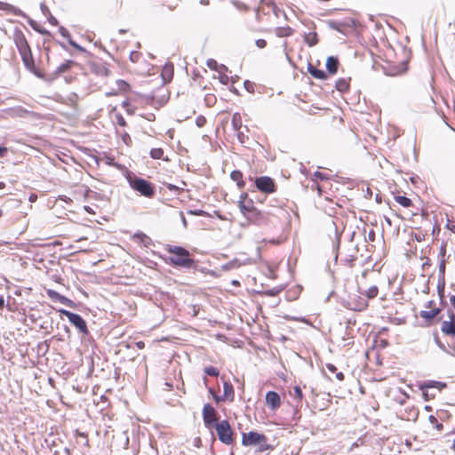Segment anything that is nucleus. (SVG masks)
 Here are the masks:
<instances>
[{"label": "nucleus", "mask_w": 455, "mask_h": 455, "mask_svg": "<svg viewBox=\"0 0 455 455\" xmlns=\"http://www.w3.org/2000/svg\"><path fill=\"white\" fill-rule=\"evenodd\" d=\"M166 251L172 254L169 257V262L173 266L190 268L195 261L190 258L189 251L180 246L168 245Z\"/></svg>", "instance_id": "1"}, {"label": "nucleus", "mask_w": 455, "mask_h": 455, "mask_svg": "<svg viewBox=\"0 0 455 455\" xmlns=\"http://www.w3.org/2000/svg\"><path fill=\"white\" fill-rule=\"evenodd\" d=\"M127 181L130 187L140 196L148 198H151L155 196V188L149 181L135 175H128Z\"/></svg>", "instance_id": "2"}, {"label": "nucleus", "mask_w": 455, "mask_h": 455, "mask_svg": "<svg viewBox=\"0 0 455 455\" xmlns=\"http://www.w3.org/2000/svg\"><path fill=\"white\" fill-rule=\"evenodd\" d=\"M242 444L243 446H258L259 451H265L270 448L267 436L254 431L242 435Z\"/></svg>", "instance_id": "3"}, {"label": "nucleus", "mask_w": 455, "mask_h": 455, "mask_svg": "<svg viewBox=\"0 0 455 455\" xmlns=\"http://www.w3.org/2000/svg\"><path fill=\"white\" fill-rule=\"evenodd\" d=\"M214 427L221 443L227 445L233 443V430L228 420L224 419L216 423Z\"/></svg>", "instance_id": "4"}, {"label": "nucleus", "mask_w": 455, "mask_h": 455, "mask_svg": "<svg viewBox=\"0 0 455 455\" xmlns=\"http://www.w3.org/2000/svg\"><path fill=\"white\" fill-rule=\"evenodd\" d=\"M60 314L65 315L68 321L83 334H88L86 322L80 315L75 314L66 309H60Z\"/></svg>", "instance_id": "5"}, {"label": "nucleus", "mask_w": 455, "mask_h": 455, "mask_svg": "<svg viewBox=\"0 0 455 455\" xmlns=\"http://www.w3.org/2000/svg\"><path fill=\"white\" fill-rule=\"evenodd\" d=\"M88 68L89 70L100 77H106L108 76L110 74V71L107 66V64L100 60H93L88 61Z\"/></svg>", "instance_id": "6"}, {"label": "nucleus", "mask_w": 455, "mask_h": 455, "mask_svg": "<svg viewBox=\"0 0 455 455\" xmlns=\"http://www.w3.org/2000/svg\"><path fill=\"white\" fill-rule=\"evenodd\" d=\"M216 414L215 409L210 403L204 405L203 419L206 427L211 428L213 426L215 427V424L218 423Z\"/></svg>", "instance_id": "7"}, {"label": "nucleus", "mask_w": 455, "mask_h": 455, "mask_svg": "<svg viewBox=\"0 0 455 455\" xmlns=\"http://www.w3.org/2000/svg\"><path fill=\"white\" fill-rule=\"evenodd\" d=\"M257 188L264 193H273L275 191V185L274 180L267 176L257 178L255 180Z\"/></svg>", "instance_id": "8"}, {"label": "nucleus", "mask_w": 455, "mask_h": 455, "mask_svg": "<svg viewBox=\"0 0 455 455\" xmlns=\"http://www.w3.org/2000/svg\"><path fill=\"white\" fill-rule=\"evenodd\" d=\"M12 38L19 52L30 48L25 35L20 28H14Z\"/></svg>", "instance_id": "9"}, {"label": "nucleus", "mask_w": 455, "mask_h": 455, "mask_svg": "<svg viewBox=\"0 0 455 455\" xmlns=\"http://www.w3.org/2000/svg\"><path fill=\"white\" fill-rule=\"evenodd\" d=\"M449 320L443 321L441 324V331L450 337H455V315L453 312L449 313Z\"/></svg>", "instance_id": "10"}, {"label": "nucleus", "mask_w": 455, "mask_h": 455, "mask_svg": "<svg viewBox=\"0 0 455 455\" xmlns=\"http://www.w3.org/2000/svg\"><path fill=\"white\" fill-rule=\"evenodd\" d=\"M46 293H47V296L53 301H59L61 304H64L70 307H75V303L73 300L61 295L60 293H59L58 291H56L54 290L49 289V290H47Z\"/></svg>", "instance_id": "11"}, {"label": "nucleus", "mask_w": 455, "mask_h": 455, "mask_svg": "<svg viewBox=\"0 0 455 455\" xmlns=\"http://www.w3.org/2000/svg\"><path fill=\"white\" fill-rule=\"evenodd\" d=\"M266 403L273 411L281 404L280 395L275 391H268L266 395Z\"/></svg>", "instance_id": "12"}, {"label": "nucleus", "mask_w": 455, "mask_h": 455, "mask_svg": "<svg viewBox=\"0 0 455 455\" xmlns=\"http://www.w3.org/2000/svg\"><path fill=\"white\" fill-rule=\"evenodd\" d=\"M247 197V195L246 194H243L240 197V200H239V208H240V211L246 217V216H251V212L254 206H253V204L251 201H246Z\"/></svg>", "instance_id": "13"}, {"label": "nucleus", "mask_w": 455, "mask_h": 455, "mask_svg": "<svg viewBox=\"0 0 455 455\" xmlns=\"http://www.w3.org/2000/svg\"><path fill=\"white\" fill-rule=\"evenodd\" d=\"M19 53L20 54V57L24 63V66L28 70H33L35 68V63H34L31 49L28 48L27 50H24V52L23 51L20 52Z\"/></svg>", "instance_id": "14"}, {"label": "nucleus", "mask_w": 455, "mask_h": 455, "mask_svg": "<svg viewBox=\"0 0 455 455\" xmlns=\"http://www.w3.org/2000/svg\"><path fill=\"white\" fill-rule=\"evenodd\" d=\"M441 259L439 262V282H438V290L440 291L441 287L443 289L444 287V274H445V260L443 259L444 257V251L442 249L440 252Z\"/></svg>", "instance_id": "15"}, {"label": "nucleus", "mask_w": 455, "mask_h": 455, "mask_svg": "<svg viewBox=\"0 0 455 455\" xmlns=\"http://www.w3.org/2000/svg\"><path fill=\"white\" fill-rule=\"evenodd\" d=\"M0 10L18 16H26L25 13L20 9L4 2H0Z\"/></svg>", "instance_id": "16"}, {"label": "nucleus", "mask_w": 455, "mask_h": 455, "mask_svg": "<svg viewBox=\"0 0 455 455\" xmlns=\"http://www.w3.org/2000/svg\"><path fill=\"white\" fill-rule=\"evenodd\" d=\"M7 113L11 117H26L29 111L22 107H15L9 108Z\"/></svg>", "instance_id": "17"}, {"label": "nucleus", "mask_w": 455, "mask_h": 455, "mask_svg": "<svg viewBox=\"0 0 455 455\" xmlns=\"http://www.w3.org/2000/svg\"><path fill=\"white\" fill-rule=\"evenodd\" d=\"M339 60L336 57L329 56L326 60V68L328 72L334 75L338 71Z\"/></svg>", "instance_id": "18"}, {"label": "nucleus", "mask_w": 455, "mask_h": 455, "mask_svg": "<svg viewBox=\"0 0 455 455\" xmlns=\"http://www.w3.org/2000/svg\"><path fill=\"white\" fill-rule=\"evenodd\" d=\"M440 313V308L433 307L431 310H421L419 316L426 321L433 320Z\"/></svg>", "instance_id": "19"}, {"label": "nucleus", "mask_w": 455, "mask_h": 455, "mask_svg": "<svg viewBox=\"0 0 455 455\" xmlns=\"http://www.w3.org/2000/svg\"><path fill=\"white\" fill-rule=\"evenodd\" d=\"M224 398L229 401L234 400L235 391L231 383L224 381L223 383V395Z\"/></svg>", "instance_id": "20"}, {"label": "nucleus", "mask_w": 455, "mask_h": 455, "mask_svg": "<svg viewBox=\"0 0 455 455\" xmlns=\"http://www.w3.org/2000/svg\"><path fill=\"white\" fill-rule=\"evenodd\" d=\"M74 64L75 61L73 60H66L65 62L61 63L59 67H57L56 70L54 71V75L60 76L61 74L68 71Z\"/></svg>", "instance_id": "21"}, {"label": "nucleus", "mask_w": 455, "mask_h": 455, "mask_svg": "<svg viewBox=\"0 0 455 455\" xmlns=\"http://www.w3.org/2000/svg\"><path fill=\"white\" fill-rule=\"evenodd\" d=\"M251 212H252L251 216H246L248 220L254 222L258 225L262 224L264 219L262 213L255 208H253Z\"/></svg>", "instance_id": "22"}, {"label": "nucleus", "mask_w": 455, "mask_h": 455, "mask_svg": "<svg viewBox=\"0 0 455 455\" xmlns=\"http://www.w3.org/2000/svg\"><path fill=\"white\" fill-rule=\"evenodd\" d=\"M275 33L278 37H287L293 34V29L289 27H279L275 29Z\"/></svg>", "instance_id": "23"}, {"label": "nucleus", "mask_w": 455, "mask_h": 455, "mask_svg": "<svg viewBox=\"0 0 455 455\" xmlns=\"http://www.w3.org/2000/svg\"><path fill=\"white\" fill-rule=\"evenodd\" d=\"M307 70L310 75L316 79H325L327 77L323 70L317 69L311 64L308 65Z\"/></svg>", "instance_id": "24"}, {"label": "nucleus", "mask_w": 455, "mask_h": 455, "mask_svg": "<svg viewBox=\"0 0 455 455\" xmlns=\"http://www.w3.org/2000/svg\"><path fill=\"white\" fill-rule=\"evenodd\" d=\"M304 41L308 46L315 45L318 42L316 32L305 33Z\"/></svg>", "instance_id": "25"}, {"label": "nucleus", "mask_w": 455, "mask_h": 455, "mask_svg": "<svg viewBox=\"0 0 455 455\" xmlns=\"http://www.w3.org/2000/svg\"><path fill=\"white\" fill-rule=\"evenodd\" d=\"M231 179L237 183L239 188H243L244 186V182L243 180V173L240 171H233L230 174Z\"/></svg>", "instance_id": "26"}, {"label": "nucleus", "mask_w": 455, "mask_h": 455, "mask_svg": "<svg viewBox=\"0 0 455 455\" xmlns=\"http://www.w3.org/2000/svg\"><path fill=\"white\" fill-rule=\"evenodd\" d=\"M335 86H336V89L339 92H344L347 91V89L349 87V84H348V81L346 78H339L336 82Z\"/></svg>", "instance_id": "27"}, {"label": "nucleus", "mask_w": 455, "mask_h": 455, "mask_svg": "<svg viewBox=\"0 0 455 455\" xmlns=\"http://www.w3.org/2000/svg\"><path fill=\"white\" fill-rule=\"evenodd\" d=\"M28 24L31 26V28L36 30V32L42 34V35H49V31L44 28L41 25H39L36 20L29 19Z\"/></svg>", "instance_id": "28"}, {"label": "nucleus", "mask_w": 455, "mask_h": 455, "mask_svg": "<svg viewBox=\"0 0 455 455\" xmlns=\"http://www.w3.org/2000/svg\"><path fill=\"white\" fill-rule=\"evenodd\" d=\"M446 385L444 383L439 382V381H428L425 382L420 386V388L424 390L425 388H432V387H437L439 389L444 387Z\"/></svg>", "instance_id": "29"}, {"label": "nucleus", "mask_w": 455, "mask_h": 455, "mask_svg": "<svg viewBox=\"0 0 455 455\" xmlns=\"http://www.w3.org/2000/svg\"><path fill=\"white\" fill-rule=\"evenodd\" d=\"M232 126L235 131H240L242 128V119L238 113H235L232 116Z\"/></svg>", "instance_id": "30"}, {"label": "nucleus", "mask_w": 455, "mask_h": 455, "mask_svg": "<svg viewBox=\"0 0 455 455\" xmlns=\"http://www.w3.org/2000/svg\"><path fill=\"white\" fill-rule=\"evenodd\" d=\"M379 293V288L376 285H372L369 287L363 294L367 297V299H374L377 297Z\"/></svg>", "instance_id": "31"}, {"label": "nucleus", "mask_w": 455, "mask_h": 455, "mask_svg": "<svg viewBox=\"0 0 455 455\" xmlns=\"http://www.w3.org/2000/svg\"><path fill=\"white\" fill-rule=\"evenodd\" d=\"M395 199L400 205L403 207H409L411 204V200L403 196H397Z\"/></svg>", "instance_id": "32"}, {"label": "nucleus", "mask_w": 455, "mask_h": 455, "mask_svg": "<svg viewBox=\"0 0 455 455\" xmlns=\"http://www.w3.org/2000/svg\"><path fill=\"white\" fill-rule=\"evenodd\" d=\"M149 155L153 159H162L164 156V150L160 148H152Z\"/></svg>", "instance_id": "33"}, {"label": "nucleus", "mask_w": 455, "mask_h": 455, "mask_svg": "<svg viewBox=\"0 0 455 455\" xmlns=\"http://www.w3.org/2000/svg\"><path fill=\"white\" fill-rule=\"evenodd\" d=\"M428 420L429 422L434 426V427L438 430V431H442L443 428V426L442 423H439L437 419L434 416V415H430L428 417Z\"/></svg>", "instance_id": "34"}, {"label": "nucleus", "mask_w": 455, "mask_h": 455, "mask_svg": "<svg viewBox=\"0 0 455 455\" xmlns=\"http://www.w3.org/2000/svg\"><path fill=\"white\" fill-rule=\"evenodd\" d=\"M204 372L209 375V376H212V377H217L219 376V370L216 368V367H213V366H208V367H205L204 368Z\"/></svg>", "instance_id": "35"}, {"label": "nucleus", "mask_w": 455, "mask_h": 455, "mask_svg": "<svg viewBox=\"0 0 455 455\" xmlns=\"http://www.w3.org/2000/svg\"><path fill=\"white\" fill-rule=\"evenodd\" d=\"M136 237H138L145 246H148L151 243V239L143 233L137 234Z\"/></svg>", "instance_id": "36"}, {"label": "nucleus", "mask_w": 455, "mask_h": 455, "mask_svg": "<svg viewBox=\"0 0 455 455\" xmlns=\"http://www.w3.org/2000/svg\"><path fill=\"white\" fill-rule=\"evenodd\" d=\"M295 399H297L299 402H301L303 399V393L301 388L299 386L294 387L293 388V395Z\"/></svg>", "instance_id": "37"}, {"label": "nucleus", "mask_w": 455, "mask_h": 455, "mask_svg": "<svg viewBox=\"0 0 455 455\" xmlns=\"http://www.w3.org/2000/svg\"><path fill=\"white\" fill-rule=\"evenodd\" d=\"M368 307V302L365 299H360L359 302L355 307V310L362 311L364 310Z\"/></svg>", "instance_id": "38"}, {"label": "nucleus", "mask_w": 455, "mask_h": 455, "mask_svg": "<svg viewBox=\"0 0 455 455\" xmlns=\"http://www.w3.org/2000/svg\"><path fill=\"white\" fill-rule=\"evenodd\" d=\"M59 32H60V34L63 37L67 38V40H68V43H69V39H72V38H71V36H70V33H69V32H68V30L67 28H65L64 27H60V28H59Z\"/></svg>", "instance_id": "39"}, {"label": "nucleus", "mask_w": 455, "mask_h": 455, "mask_svg": "<svg viewBox=\"0 0 455 455\" xmlns=\"http://www.w3.org/2000/svg\"><path fill=\"white\" fill-rule=\"evenodd\" d=\"M115 119H116V124H119L120 126L124 127L126 125V122L121 114H119V113L116 114Z\"/></svg>", "instance_id": "40"}, {"label": "nucleus", "mask_w": 455, "mask_h": 455, "mask_svg": "<svg viewBox=\"0 0 455 455\" xmlns=\"http://www.w3.org/2000/svg\"><path fill=\"white\" fill-rule=\"evenodd\" d=\"M71 46H73L74 48H76V50H78L79 52H86V50L79 45L78 44H76L74 40L72 39H69V43H68Z\"/></svg>", "instance_id": "41"}, {"label": "nucleus", "mask_w": 455, "mask_h": 455, "mask_svg": "<svg viewBox=\"0 0 455 455\" xmlns=\"http://www.w3.org/2000/svg\"><path fill=\"white\" fill-rule=\"evenodd\" d=\"M140 57V53L138 52H132L130 53V60L132 62H137L139 60Z\"/></svg>", "instance_id": "42"}, {"label": "nucleus", "mask_w": 455, "mask_h": 455, "mask_svg": "<svg viewBox=\"0 0 455 455\" xmlns=\"http://www.w3.org/2000/svg\"><path fill=\"white\" fill-rule=\"evenodd\" d=\"M189 214L195 215V216H206L207 213L203 210H194V211H188Z\"/></svg>", "instance_id": "43"}, {"label": "nucleus", "mask_w": 455, "mask_h": 455, "mask_svg": "<svg viewBox=\"0 0 455 455\" xmlns=\"http://www.w3.org/2000/svg\"><path fill=\"white\" fill-rule=\"evenodd\" d=\"M255 44L260 49L265 48L267 45V42L264 39H258Z\"/></svg>", "instance_id": "44"}, {"label": "nucleus", "mask_w": 455, "mask_h": 455, "mask_svg": "<svg viewBox=\"0 0 455 455\" xmlns=\"http://www.w3.org/2000/svg\"><path fill=\"white\" fill-rule=\"evenodd\" d=\"M210 392L212 394L213 398L217 403L227 400L226 398H224L223 395H217L216 394H214L212 389H210Z\"/></svg>", "instance_id": "45"}, {"label": "nucleus", "mask_w": 455, "mask_h": 455, "mask_svg": "<svg viewBox=\"0 0 455 455\" xmlns=\"http://www.w3.org/2000/svg\"><path fill=\"white\" fill-rule=\"evenodd\" d=\"M314 176L316 178V179H319V180H327V176L324 174V173H322L320 172H315L314 173Z\"/></svg>", "instance_id": "46"}, {"label": "nucleus", "mask_w": 455, "mask_h": 455, "mask_svg": "<svg viewBox=\"0 0 455 455\" xmlns=\"http://www.w3.org/2000/svg\"><path fill=\"white\" fill-rule=\"evenodd\" d=\"M326 368L331 373H335L337 371L336 366L331 363H327Z\"/></svg>", "instance_id": "47"}, {"label": "nucleus", "mask_w": 455, "mask_h": 455, "mask_svg": "<svg viewBox=\"0 0 455 455\" xmlns=\"http://www.w3.org/2000/svg\"><path fill=\"white\" fill-rule=\"evenodd\" d=\"M237 132V139L238 140L241 142V143H244V134L243 132L241 131H236Z\"/></svg>", "instance_id": "48"}, {"label": "nucleus", "mask_w": 455, "mask_h": 455, "mask_svg": "<svg viewBox=\"0 0 455 455\" xmlns=\"http://www.w3.org/2000/svg\"><path fill=\"white\" fill-rule=\"evenodd\" d=\"M165 186H166V188H167L170 191H177V190H179V188H178L177 186L173 185V184H170V183H168V184H166Z\"/></svg>", "instance_id": "49"}, {"label": "nucleus", "mask_w": 455, "mask_h": 455, "mask_svg": "<svg viewBox=\"0 0 455 455\" xmlns=\"http://www.w3.org/2000/svg\"><path fill=\"white\" fill-rule=\"evenodd\" d=\"M435 342H436V344L438 345V347H439L440 348H442L443 351H446V352H447L446 347H444V345H443V344H442V343L440 342V340H439L438 337H435Z\"/></svg>", "instance_id": "50"}, {"label": "nucleus", "mask_w": 455, "mask_h": 455, "mask_svg": "<svg viewBox=\"0 0 455 455\" xmlns=\"http://www.w3.org/2000/svg\"><path fill=\"white\" fill-rule=\"evenodd\" d=\"M435 342H436V344L438 345V347H439L440 348H442L443 351H446V352H447L446 347H444V345H443V344H442V343L440 342V340H439L438 337H435Z\"/></svg>", "instance_id": "51"}, {"label": "nucleus", "mask_w": 455, "mask_h": 455, "mask_svg": "<svg viewBox=\"0 0 455 455\" xmlns=\"http://www.w3.org/2000/svg\"><path fill=\"white\" fill-rule=\"evenodd\" d=\"M49 22L53 25V26H56L58 24V20L55 17H53L52 15L50 16L49 18Z\"/></svg>", "instance_id": "52"}, {"label": "nucleus", "mask_w": 455, "mask_h": 455, "mask_svg": "<svg viewBox=\"0 0 455 455\" xmlns=\"http://www.w3.org/2000/svg\"><path fill=\"white\" fill-rule=\"evenodd\" d=\"M29 202L34 203L37 200V195L31 194L28 197Z\"/></svg>", "instance_id": "53"}, {"label": "nucleus", "mask_w": 455, "mask_h": 455, "mask_svg": "<svg viewBox=\"0 0 455 455\" xmlns=\"http://www.w3.org/2000/svg\"><path fill=\"white\" fill-rule=\"evenodd\" d=\"M7 152V148L5 147L0 146V157H3Z\"/></svg>", "instance_id": "54"}, {"label": "nucleus", "mask_w": 455, "mask_h": 455, "mask_svg": "<svg viewBox=\"0 0 455 455\" xmlns=\"http://www.w3.org/2000/svg\"><path fill=\"white\" fill-rule=\"evenodd\" d=\"M126 112L129 114V115H133L134 114V108L132 107L131 105L129 107H127L126 108Z\"/></svg>", "instance_id": "55"}, {"label": "nucleus", "mask_w": 455, "mask_h": 455, "mask_svg": "<svg viewBox=\"0 0 455 455\" xmlns=\"http://www.w3.org/2000/svg\"><path fill=\"white\" fill-rule=\"evenodd\" d=\"M136 347H137L139 349H142V348H144L145 344H144V342H143V341H138V342H136Z\"/></svg>", "instance_id": "56"}, {"label": "nucleus", "mask_w": 455, "mask_h": 455, "mask_svg": "<svg viewBox=\"0 0 455 455\" xmlns=\"http://www.w3.org/2000/svg\"><path fill=\"white\" fill-rule=\"evenodd\" d=\"M335 373H336V378H337V379H339V380H343V379H344V374H343L342 372H340V371H339V372H335Z\"/></svg>", "instance_id": "57"}, {"label": "nucleus", "mask_w": 455, "mask_h": 455, "mask_svg": "<svg viewBox=\"0 0 455 455\" xmlns=\"http://www.w3.org/2000/svg\"><path fill=\"white\" fill-rule=\"evenodd\" d=\"M330 27L332 28L333 29H336V30H340L339 28L338 27V24L336 22H331L330 23Z\"/></svg>", "instance_id": "58"}, {"label": "nucleus", "mask_w": 455, "mask_h": 455, "mask_svg": "<svg viewBox=\"0 0 455 455\" xmlns=\"http://www.w3.org/2000/svg\"><path fill=\"white\" fill-rule=\"evenodd\" d=\"M217 65L216 61L215 60H209L208 61V66L211 68H214V67Z\"/></svg>", "instance_id": "59"}, {"label": "nucleus", "mask_w": 455, "mask_h": 455, "mask_svg": "<svg viewBox=\"0 0 455 455\" xmlns=\"http://www.w3.org/2000/svg\"><path fill=\"white\" fill-rule=\"evenodd\" d=\"M375 238V232L373 230L370 231L369 233V239L373 241Z\"/></svg>", "instance_id": "60"}, {"label": "nucleus", "mask_w": 455, "mask_h": 455, "mask_svg": "<svg viewBox=\"0 0 455 455\" xmlns=\"http://www.w3.org/2000/svg\"><path fill=\"white\" fill-rule=\"evenodd\" d=\"M4 307V299L2 295H0V308Z\"/></svg>", "instance_id": "61"}, {"label": "nucleus", "mask_w": 455, "mask_h": 455, "mask_svg": "<svg viewBox=\"0 0 455 455\" xmlns=\"http://www.w3.org/2000/svg\"><path fill=\"white\" fill-rule=\"evenodd\" d=\"M180 216H181V220H182V223H183L184 227H187V224H188V223H187V220H186V218L184 217V215H183V213H182V212H180Z\"/></svg>", "instance_id": "62"}, {"label": "nucleus", "mask_w": 455, "mask_h": 455, "mask_svg": "<svg viewBox=\"0 0 455 455\" xmlns=\"http://www.w3.org/2000/svg\"><path fill=\"white\" fill-rule=\"evenodd\" d=\"M59 45L65 51H68L67 45L62 42H58Z\"/></svg>", "instance_id": "63"}, {"label": "nucleus", "mask_w": 455, "mask_h": 455, "mask_svg": "<svg viewBox=\"0 0 455 455\" xmlns=\"http://www.w3.org/2000/svg\"><path fill=\"white\" fill-rule=\"evenodd\" d=\"M434 305H435V301L429 300L426 307L431 308Z\"/></svg>", "instance_id": "64"}]
</instances>
